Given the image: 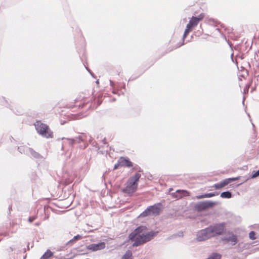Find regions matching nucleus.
Returning a JSON list of instances; mask_svg holds the SVG:
<instances>
[{
	"instance_id": "nucleus-1",
	"label": "nucleus",
	"mask_w": 259,
	"mask_h": 259,
	"mask_svg": "<svg viewBox=\"0 0 259 259\" xmlns=\"http://www.w3.org/2000/svg\"><path fill=\"white\" fill-rule=\"evenodd\" d=\"M154 232H148L145 227H140L129 236L131 240L134 241L133 246H137L151 240L154 236Z\"/></svg>"
},
{
	"instance_id": "nucleus-2",
	"label": "nucleus",
	"mask_w": 259,
	"mask_h": 259,
	"mask_svg": "<svg viewBox=\"0 0 259 259\" xmlns=\"http://www.w3.org/2000/svg\"><path fill=\"white\" fill-rule=\"evenodd\" d=\"M225 223L217 224L199 231L197 235V240L203 241L216 235L222 234L225 230Z\"/></svg>"
},
{
	"instance_id": "nucleus-3",
	"label": "nucleus",
	"mask_w": 259,
	"mask_h": 259,
	"mask_svg": "<svg viewBox=\"0 0 259 259\" xmlns=\"http://www.w3.org/2000/svg\"><path fill=\"white\" fill-rule=\"evenodd\" d=\"M93 97L87 96L85 94L82 93L80 94L74 100V105H67L66 107L68 108H72L73 107H78L80 109H82L88 105L90 107H92V100Z\"/></svg>"
},
{
	"instance_id": "nucleus-4",
	"label": "nucleus",
	"mask_w": 259,
	"mask_h": 259,
	"mask_svg": "<svg viewBox=\"0 0 259 259\" xmlns=\"http://www.w3.org/2000/svg\"><path fill=\"white\" fill-rule=\"evenodd\" d=\"M140 177L141 174L139 173L131 177L127 182L125 187L123 189V192L128 194L135 192L137 190Z\"/></svg>"
},
{
	"instance_id": "nucleus-5",
	"label": "nucleus",
	"mask_w": 259,
	"mask_h": 259,
	"mask_svg": "<svg viewBox=\"0 0 259 259\" xmlns=\"http://www.w3.org/2000/svg\"><path fill=\"white\" fill-rule=\"evenodd\" d=\"M34 125L37 132L41 136L46 138H53V133L47 124L38 120L36 121Z\"/></svg>"
},
{
	"instance_id": "nucleus-6",
	"label": "nucleus",
	"mask_w": 259,
	"mask_h": 259,
	"mask_svg": "<svg viewBox=\"0 0 259 259\" xmlns=\"http://www.w3.org/2000/svg\"><path fill=\"white\" fill-rule=\"evenodd\" d=\"M162 209V206L161 203L155 204L153 205L150 206L143 211L141 214L140 217H145L148 215H158Z\"/></svg>"
},
{
	"instance_id": "nucleus-7",
	"label": "nucleus",
	"mask_w": 259,
	"mask_h": 259,
	"mask_svg": "<svg viewBox=\"0 0 259 259\" xmlns=\"http://www.w3.org/2000/svg\"><path fill=\"white\" fill-rule=\"evenodd\" d=\"M204 17V15L203 14H200L198 17H192L188 24L187 25V27L193 28L196 26L199 21L203 19Z\"/></svg>"
},
{
	"instance_id": "nucleus-8",
	"label": "nucleus",
	"mask_w": 259,
	"mask_h": 259,
	"mask_svg": "<svg viewBox=\"0 0 259 259\" xmlns=\"http://www.w3.org/2000/svg\"><path fill=\"white\" fill-rule=\"evenodd\" d=\"M132 165V162L129 161L128 159L120 157L118 160V164L114 165V169H116L119 166L130 167Z\"/></svg>"
},
{
	"instance_id": "nucleus-9",
	"label": "nucleus",
	"mask_w": 259,
	"mask_h": 259,
	"mask_svg": "<svg viewBox=\"0 0 259 259\" xmlns=\"http://www.w3.org/2000/svg\"><path fill=\"white\" fill-rule=\"evenodd\" d=\"M105 247V243L104 242H101L98 244H92L88 245L87 248L93 251H96L102 249Z\"/></svg>"
},
{
	"instance_id": "nucleus-10",
	"label": "nucleus",
	"mask_w": 259,
	"mask_h": 259,
	"mask_svg": "<svg viewBox=\"0 0 259 259\" xmlns=\"http://www.w3.org/2000/svg\"><path fill=\"white\" fill-rule=\"evenodd\" d=\"M236 180L237 178H230L228 179H226L223 181L214 184L213 187L215 189H220L227 185L230 182L235 181Z\"/></svg>"
},
{
	"instance_id": "nucleus-11",
	"label": "nucleus",
	"mask_w": 259,
	"mask_h": 259,
	"mask_svg": "<svg viewBox=\"0 0 259 259\" xmlns=\"http://www.w3.org/2000/svg\"><path fill=\"white\" fill-rule=\"evenodd\" d=\"M214 203L213 202H209V201H205L203 202H200L198 203L196 207L199 210H203L205 209L207 207L209 206H212Z\"/></svg>"
},
{
	"instance_id": "nucleus-12",
	"label": "nucleus",
	"mask_w": 259,
	"mask_h": 259,
	"mask_svg": "<svg viewBox=\"0 0 259 259\" xmlns=\"http://www.w3.org/2000/svg\"><path fill=\"white\" fill-rule=\"evenodd\" d=\"M53 255V253L50 250L48 249L40 259H50Z\"/></svg>"
},
{
	"instance_id": "nucleus-13",
	"label": "nucleus",
	"mask_w": 259,
	"mask_h": 259,
	"mask_svg": "<svg viewBox=\"0 0 259 259\" xmlns=\"http://www.w3.org/2000/svg\"><path fill=\"white\" fill-rule=\"evenodd\" d=\"M29 152L32 156L36 158H39L41 157L40 154L38 152L35 151L31 148H29Z\"/></svg>"
},
{
	"instance_id": "nucleus-14",
	"label": "nucleus",
	"mask_w": 259,
	"mask_h": 259,
	"mask_svg": "<svg viewBox=\"0 0 259 259\" xmlns=\"http://www.w3.org/2000/svg\"><path fill=\"white\" fill-rule=\"evenodd\" d=\"M215 194L214 193H207L204 195H199L196 196V198L198 199L204 198H210L214 196Z\"/></svg>"
},
{
	"instance_id": "nucleus-15",
	"label": "nucleus",
	"mask_w": 259,
	"mask_h": 259,
	"mask_svg": "<svg viewBox=\"0 0 259 259\" xmlns=\"http://www.w3.org/2000/svg\"><path fill=\"white\" fill-rule=\"evenodd\" d=\"M185 193L187 194H188V192L186 191H184V190H177L176 193H176H172V196L174 198H177V199H179V198H180L182 197V196L181 195H178V194L180 193Z\"/></svg>"
},
{
	"instance_id": "nucleus-16",
	"label": "nucleus",
	"mask_w": 259,
	"mask_h": 259,
	"mask_svg": "<svg viewBox=\"0 0 259 259\" xmlns=\"http://www.w3.org/2000/svg\"><path fill=\"white\" fill-rule=\"evenodd\" d=\"M221 197L225 198H230L232 197V194L229 191L224 192L221 193Z\"/></svg>"
},
{
	"instance_id": "nucleus-17",
	"label": "nucleus",
	"mask_w": 259,
	"mask_h": 259,
	"mask_svg": "<svg viewBox=\"0 0 259 259\" xmlns=\"http://www.w3.org/2000/svg\"><path fill=\"white\" fill-rule=\"evenodd\" d=\"M122 259H133L132 253L131 251L128 250L123 256Z\"/></svg>"
},
{
	"instance_id": "nucleus-18",
	"label": "nucleus",
	"mask_w": 259,
	"mask_h": 259,
	"mask_svg": "<svg viewBox=\"0 0 259 259\" xmlns=\"http://www.w3.org/2000/svg\"><path fill=\"white\" fill-rule=\"evenodd\" d=\"M221 255L219 253H212L206 259H220Z\"/></svg>"
},
{
	"instance_id": "nucleus-19",
	"label": "nucleus",
	"mask_w": 259,
	"mask_h": 259,
	"mask_svg": "<svg viewBox=\"0 0 259 259\" xmlns=\"http://www.w3.org/2000/svg\"><path fill=\"white\" fill-rule=\"evenodd\" d=\"M229 241L233 242V244H235L237 243V237L235 235H232L230 237Z\"/></svg>"
},
{
	"instance_id": "nucleus-20",
	"label": "nucleus",
	"mask_w": 259,
	"mask_h": 259,
	"mask_svg": "<svg viewBox=\"0 0 259 259\" xmlns=\"http://www.w3.org/2000/svg\"><path fill=\"white\" fill-rule=\"evenodd\" d=\"M70 143L71 144H73L75 141L77 142L78 143H79L80 141H81V139L80 136L76 138V139H69Z\"/></svg>"
},
{
	"instance_id": "nucleus-21",
	"label": "nucleus",
	"mask_w": 259,
	"mask_h": 259,
	"mask_svg": "<svg viewBox=\"0 0 259 259\" xmlns=\"http://www.w3.org/2000/svg\"><path fill=\"white\" fill-rule=\"evenodd\" d=\"M192 28H188L186 27V29L185 30L184 33V37H185L189 33L190 31L192 30Z\"/></svg>"
},
{
	"instance_id": "nucleus-22",
	"label": "nucleus",
	"mask_w": 259,
	"mask_h": 259,
	"mask_svg": "<svg viewBox=\"0 0 259 259\" xmlns=\"http://www.w3.org/2000/svg\"><path fill=\"white\" fill-rule=\"evenodd\" d=\"M249 237L250 239L254 240L255 239V233L253 231H251L249 234Z\"/></svg>"
},
{
	"instance_id": "nucleus-23",
	"label": "nucleus",
	"mask_w": 259,
	"mask_h": 259,
	"mask_svg": "<svg viewBox=\"0 0 259 259\" xmlns=\"http://www.w3.org/2000/svg\"><path fill=\"white\" fill-rule=\"evenodd\" d=\"M259 176V169L256 171L252 176V178H255L257 176Z\"/></svg>"
},
{
	"instance_id": "nucleus-24",
	"label": "nucleus",
	"mask_w": 259,
	"mask_h": 259,
	"mask_svg": "<svg viewBox=\"0 0 259 259\" xmlns=\"http://www.w3.org/2000/svg\"><path fill=\"white\" fill-rule=\"evenodd\" d=\"M35 219V217H30L28 219V221L30 223H32L34 220Z\"/></svg>"
},
{
	"instance_id": "nucleus-25",
	"label": "nucleus",
	"mask_w": 259,
	"mask_h": 259,
	"mask_svg": "<svg viewBox=\"0 0 259 259\" xmlns=\"http://www.w3.org/2000/svg\"><path fill=\"white\" fill-rule=\"evenodd\" d=\"M24 147L22 146L18 147V149L19 150V151L21 153L24 150Z\"/></svg>"
},
{
	"instance_id": "nucleus-26",
	"label": "nucleus",
	"mask_w": 259,
	"mask_h": 259,
	"mask_svg": "<svg viewBox=\"0 0 259 259\" xmlns=\"http://www.w3.org/2000/svg\"><path fill=\"white\" fill-rule=\"evenodd\" d=\"M80 238H81V236L79 235L76 236L74 237V240H77V239H80Z\"/></svg>"
},
{
	"instance_id": "nucleus-27",
	"label": "nucleus",
	"mask_w": 259,
	"mask_h": 259,
	"mask_svg": "<svg viewBox=\"0 0 259 259\" xmlns=\"http://www.w3.org/2000/svg\"><path fill=\"white\" fill-rule=\"evenodd\" d=\"M60 123H61V124H64L65 123H66V122L65 121H62L61 120L60 121Z\"/></svg>"
}]
</instances>
